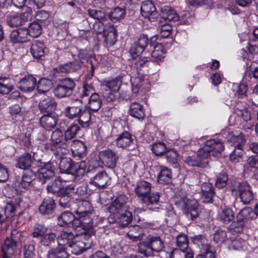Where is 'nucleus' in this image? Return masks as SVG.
<instances>
[{"label": "nucleus", "mask_w": 258, "mask_h": 258, "mask_svg": "<svg viewBox=\"0 0 258 258\" xmlns=\"http://www.w3.org/2000/svg\"><path fill=\"white\" fill-rule=\"evenodd\" d=\"M81 69V65L79 62L74 61L70 62L54 69V74L57 75L60 73L67 74L74 72H77Z\"/></svg>", "instance_id": "24"}, {"label": "nucleus", "mask_w": 258, "mask_h": 258, "mask_svg": "<svg viewBox=\"0 0 258 258\" xmlns=\"http://www.w3.org/2000/svg\"><path fill=\"white\" fill-rule=\"evenodd\" d=\"M230 140L232 142L233 147L237 148L243 149V147L246 143L243 135L241 133L238 132L234 133Z\"/></svg>", "instance_id": "50"}, {"label": "nucleus", "mask_w": 258, "mask_h": 258, "mask_svg": "<svg viewBox=\"0 0 258 258\" xmlns=\"http://www.w3.org/2000/svg\"><path fill=\"white\" fill-rule=\"evenodd\" d=\"M116 146L119 148H125L133 142L132 135L127 131L119 135L115 140Z\"/></svg>", "instance_id": "34"}, {"label": "nucleus", "mask_w": 258, "mask_h": 258, "mask_svg": "<svg viewBox=\"0 0 258 258\" xmlns=\"http://www.w3.org/2000/svg\"><path fill=\"white\" fill-rule=\"evenodd\" d=\"M40 167L37 171V176L38 181L44 184L54 177L55 168L50 162H41Z\"/></svg>", "instance_id": "11"}, {"label": "nucleus", "mask_w": 258, "mask_h": 258, "mask_svg": "<svg viewBox=\"0 0 258 258\" xmlns=\"http://www.w3.org/2000/svg\"><path fill=\"white\" fill-rule=\"evenodd\" d=\"M115 217L109 216L108 220L110 223L118 222L120 227H124L128 225L133 219L132 212L126 210L122 213Z\"/></svg>", "instance_id": "19"}, {"label": "nucleus", "mask_w": 258, "mask_h": 258, "mask_svg": "<svg viewBox=\"0 0 258 258\" xmlns=\"http://www.w3.org/2000/svg\"><path fill=\"white\" fill-rule=\"evenodd\" d=\"M125 15V11L124 9L116 7L109 13V17L112 21L115 22L124 18Z\"/></svg>", "instance_id": "57"}, {"label": "nucleus", "mask_w": 258, "mask_h": 258, "mask_svg": "<svg viewBox=\"0 0 258 258\" xmlns=\"http://www.w3.org/2000/svg\"><path fill=\"white\" fill-rule=\"evenodd\" d=\"M44 148L50 150L55 156H61L66 153L69 148L68 143L64 141L63 133L59 130H55L51 135L50 142L44 145Z\"/></svg>", "instance_id": "4"}, {"label": "nucleus", "mask_w": 258, "mask_h": 258, "mask_svg": "<svg viewBox=\"0 0 258 258\" xmlns=\"http://www.w3.org/2000/svg\"><path fill=\"white\" fill-rule=\"evenodd\" d=\"M28 19V14L23 13L8 16L7 23L11 27H17L23 25Z\"/></svg>", "instance_id": "31"}, {"label": "nucleus", "mask_w": 258, "mask_h": 258, "mask_svg": "<svg viewBox=\"0 0 258 258\" xmlns=\"http://www.w3.org/2000/svg\"><path fill=\"white\" fill-rule=\"evenodd\" d=\"M47 228L43 225L36 224L33 228V231L32 235L34 238L39 239V240L47 232Z\"/></svg>", "instance_id": "59"}, {"label": "nucleus", "mask_w": 258, "mask_h": 258, "mask_svg": "<svg viewBox=\"0 0 258 258\" xmlns=\"http://www.w3.org/2000/svg\"><path fill=\"white\" fill-rule=\"evenodd\" d=\"M28 33V37H38L42 32V27L41 25L38 22H33L31 23L28 28H27Z\"/></svg>", "instance_id": "53"}, {"label": "nucleus", "mask_w": 258, "mask_h": 258, "mask_svg": "<svg viewBox=\"0 0 258 258\" xmlns=\"http://www.w3.org/2000/svg\"><path fill=\"white\" fill-rule=\"evenodd\" d=\"M99 159L110 168H114L119 159L118 154L110 149H107L99 153Z\"/></svg>", "instance_id": "13"}, {"label": "nucleus", "mask_w": 258, "mask_h": 258, "mask_svg": "<svg viewBox=\"0 0 258 258\" xmlns=\"http://www.w3.org/2000/svg\"><path fill=\"white\" fill-rule=\"evenodd\" d=\"M62 180L60 176L55 177L53 180L47 184L46 187L47 191L56 196L59 195L62 185Z\"/></svg>", "instance_id": "36"}, {"label": "nucleus", "mask_w": 258, "mask_h": 258, "mask_svg": "<svg viewBox=\"0 0 258 258\" xmlns=\"http://www.w3.org/2000/svg\"><path fill=\"white\" fill-rule=\"evenodd\" d=\"M64 114L70 119H77L79 123L83 127H87L90 124V111L86 109L82 101L79 99H76L70 106L66 107Z\"/></svg>", "instance_id": "1"}, {"label": "nucleus", "mask_w": 258, "mask_h": 258, "mask_svg": "<svg viewBox=\"0 0 258 258\" xmlns=\"http://www.w3.org/2000/svg\"><path fill=\"white\" fill-rule=\"evenodd\" d=\"M133 56L135 59V67L138 71L148 67L150 58L142 56H139V55H137V57L134 55Z\"/></svg>", "instance_id": "54"}, {"label": "nucleus", "mask_w": 258, "mask_h": 258, "mask_svg": "<svg viewBox=\"0 0 258 258\" xmlns=\"http://www.w3.org/2000/svg\"><path fill=\"white\" fill-rule=\"evenodd\" d=\"M104 39L107 45L112 46L116 41L117 32L113 26L110 25L106 28V30L103 33Z\"/></svg>", "instance_id": "38"}, {"label": "nucleus", "mask_w": 258, "mask_h": 258, "mask_svg": "<svg viewBox=\"0 0 258 258\" xmlns=\"http://www.w3.org/2000/svg\"><path fill=\"white\" fill-rule=\"evenodd\" d=\"M203 150L209 158L211 156L218 157L224 150V145L221 142L215 140H210L206 142Z\"/></svg>", "instance_id": "14"}, {"label": "nucleus", "mask_w": 258, "mask_h": 258, "mask_svg": "<svg viewBox=\"0 0 258 258\" xmlns=\"http://www.w3.org/2000/svg\"><path fill=\"white\" fill-rule=\"evenodd\" d=\"M52 87V82L49 79L42 78L38 82L37 89L39 94L48 92Z\"/></svg>", "instance_id": "51"}, {"label": "nucleus", "mask_w": 258, "mask_h": 258, "mask_svg": "<svg viewBox=\"0 0 258 258\" xmlns=\"http://www.w3.org/2000/svg\"><path fill=\"white\" fill-rule=\"evenodd\" d=\"M46 49L42 41L36 40L32 43L30 51L34 58L39 59L44 56Z\"/></svg>", "instance_id": "25"}, {"label": "nucleus", "mask_w": 258, "mask_h": 258, "mask_svg": "<svg viewBox=\"0 0 258 258\" xmlns=\"http://www.w3.org/2000/svg\"><path fill=\"white\" fill-rule=\"evenodd\" d=\"M101 105L102 100L99 95L97 93L92 94L89 100V109L93 112H96L101 108Z\"/></svg>", "instance_id": "44"}, {"label": "nucleus", "mask_w": 258, "mask_h": 258, "mask_svg": "<svg viewBox=\"0 0 258 258\" xmlns=\"http://www.w3.org/2000/svg\"><path fill=\"white\" fill-rule=\"evenodd\" d=\"M139 253L148 257L152 256L154 252H160L164 248V242L157 234H149L146 240L138 244Z\"/></svg>", "instance_id": "3"}, {"label": "nucleus", "mask_w": 258, "mask_h": 258, "mask_svg": "<svg viewBox=\"0 0 258 258\" xmlns=\"http://www.w3.org/2000/svg\"><path fill=\"white\" fill-rule=\"evenodd\" d=\"M69 254L66 247L58 245L55 248L48 250L47 253V258H69Z\"/></svg>", "instance_id": "37"}, {"label": "nucleus", "mask_w": 258, "mask_h": 258, "mask_svg": "<svg viewBox=\"0 0 258 258\" xmlns=\"http://www.w3.org/2000/svg\"><path fill=\"white\" fill-rule=\"evenodd\" d=\"M86 168V164L85 162H74L70 174L74 176L75 180H79L85 175Z\"/></svg>", "instance_id": "30"}, {"label": "nucleus", "mask_w": 258, "mask_h": 258, "mask_svg": "<svg viewBox=\"0 0 258 258\" xmlns=\"http://www.w3.org/2000/svg\"><path fill=\"white\" fill-rule=\"evenodd\" d=\"M22 236V233L17 230H12L11 235L6 239L2 245V258L12 257Z\"/></svg>", "instance_id": "6"}, {"label": "nucleus", "mask_w": 258, "mask_h": 258, "mask_svg": "<svg viewBox=\"0 0 258 258\" xmlns=\"http://www.w3.org/2000/svg\"><path fill=\"white\" fill-rule=\"evenodd\" d=\"M151 184L147 181L143 180L140 181L135 189V192L139 197L143 198L150 193Z\"/></svg>", "instance_id": "41"}, {"label": "nucleus", "mask_w": 258, "mask_h": 258, "mask_svg": "<svg viewBox=\"0 0 258 258\" xmlns=\"http://www.w3.org/2000/svg\"><path fill=\"white\" fill-rule=\"evenodd\" d=\"M13 85L9 77H0V94H8L13 89Z\"/></svg>", "instance_id": "42"}, {"label": "nucleus", "mask_w": 258, "mask_h": 258, "mask_svg": "<svg viewBox=\"0 0 258 258\" xmlns=\"http://www.w3.org/2000/svg\"><path fill=\"white\" fill-rule=\"evenodd\" d=\"M36 84V78L32 75H28L19 81L18 87L23 92L31 93L35 90Z\"/></svg>", "instance_id": "17"}, {"label": "nucleus", "mask_w": 258, "mask_h": 258, "mask_svg": "<svg viewBox=\"0 0 258 258\" xmlns=\"http://www.w3.org/2000/svg\"><path fill=\"white\" fill-rule=\"evenodd\" d=\"M58 117L55 114H43L39 121L42 127L47 131H50L56 126Z\"/></svg>", "instance_id": "23"}, {"label": "nucleus", "mask_w": 258, "mask_h": 258, "mask_svg": "<svg viewBox=\"0 0 258 258\" xmlns=\"http://www.w3.org/2000/svg\"><path fill=\"white\" fill-rule=\"evenodd\" d=\"M90 237L86 235H77L71 245L69 247L73 254L78 255L88 249L92 243Z\"/></svg>", "instance_id": "10"}, {"label": "nucleus", "mask_w": 258, "mask_h": 258, "mask_svg": "<svg viewBox=\"0 0 258 258\" xmlns=\"http://www.w3.org/2000/svg\"><path fill=\"white\" fill-rule=\"evenodd\" d=\"M149 43V39L145 35H140L138 40L135 42L130 49L132 55H139L145 50Z\"/></svg>", "instance_id": "20"}, {"label": "nucleus", "mask_w": 258, "mask_h": 258, "mask_svg": "<svg viewBox=\"0 0 258 258\" xmlns=\"http://www.w3.org/2000/svg\"><path fill=\"white\" fill-rule=\"evenodd\" d=\"M234 213L230 208H225L219 212L218 219L224 224H228L234 219Z\"/></svg>", "instance_id": "45"}, {"label": "nucleus", "mask_w": 258, "mask_h": 258, "mask_svg": "<svg viewBox=\"0 0 258 258\" xmlns=\"http://www.w3.org/2000/svg\"><path fill=\"white\" fill-rule=\"evenodd\" d=\"M71 150L74 157L80 158L86 155L87 147L84 142L74 140L71 142Z\"/></svg>", "instance_id": "26"}, {"label": "nucleus", "mask_w": 258, "mask_h": 258, "mask_svg": "<svg viewBox=\"0 0 258 258\" xmlns=\"http://www.w3.org/2000/svg\"><path fill=\"white\" fill-rule=\"evenodd\" d=\"M88 13L91 17L99 21L106 18V13L103 10L89 9Z\"/></svg>", "instance_id": "61"}, {"label": "nucleus", "mask_w": 258, "mask_h": 258, "mask_svg": "<svg viewBox=\"0 0 258 258\" xmlns=\"http://www.w3.org/2000/svg\"><path fill=\"white\" fill-rule=\"evenodd\" d=\"M34 160V156H32L28 153H24L16 160L15 166L21 169L28 170Z\"/></svg>", "instance_id": "28"}, {"label": "nucleus", "mask_w": 258, "mask_h": 258, "mask_svg": "<svg viewBox=\"0 0 258 258\" xmlns=\"http://www.w3.org/2000/svg\"><path fill=\"white\" fill-rule=\"evenodd\" d=\"M82 220L83 228L85 232V235L91 237L95 233V230L93 226L92 219L90 214L80 215Z\"/></svg>", "instance_id": "35"}, {"label": "nucleus", "mask_w": 258, "mask_h": 258, "mask_svg": "<svg viewBox=\"0 0 258 258\" xmlns=\"http://www.w3.org/2000/svg\"><path fill=\"white\" fill-rule=\"evenodd\" d=\"M202 200L204 203H210L213 202L215 196L214 187L210 183L205 182L201 186Z\"/></svg>", "instance_id": "29"}, {"label": "nucleus", "mask_w": 258, "mask_h": 258, "mask_svg": "<svg viewBox=\"0 0 258 258\" xmlns=\"http://www.w3.org/2000/svg\"><path fill=\"white\" fill-rule=\"evenodd\" d=\"M35 177V172L31 170H25L21 180H16L12 184V187L15 190V193L18 194L22 192V188L27 189L31 187L32 182Z\"/></svg>", "instance_id": "9"}, {"label": "nucleus", "mask_w": 258, "mask_h": 258, "mask_svg": "<svg viewBox=\"0 0 258 258\" xmlns=\"http://www.w3.org/2000/svg\"><path fill=\"white\" fill-rule=\"evenodd\" d=\"M228 175L226 173H221L219 174L216 181L215 185L218 188L226 186L228 181Z\"/></svg>", "instance_id": "64"}, {"label": "nucleus", "mask_w": 258, "mask_h": 258, "mask_svg": "<svg viewBox=\"0 0 258 258\" xmlns=\"http://www.w3.org/2000/svg\"><path fill=\"white\" fill-rule=\"evenodd\" d=\"M175 206L182 211L187 219L194 220L199 216L198 203L195 199H189L185 194L179 191L174 199Z\"/></svg>", "instance_id": "2"}, {"label": "nucleus", "mask_w": 258, "mask_h": 258, "mask_svg": "<svg viewBox=\"0 0 258 258\" xmlns=\"http://www.w3.org/2000/svg\"><path fill=\"white\" fill-rule=\"evenodd\" d=\"M182 159L183 162L188 166L205 168L207 166L210 158L207 154L201 148L196 154L188 156H183Z\"/></svg>", "instance_id": "7"}, {"label": "nucleus", "mask_w": 258, "mask_h": 258, "mask_svg": "<svg viewBox=\"0 0 258 258\" xmlns=\"http://www.w3.org/2000/svg\"><path fill=\"white\" fill-rule=\"evenodd\" d=\"M10 40L13 43H24L29 40L28 33L26 28H20L11 32Z\"/></svg>", "instance_id": "21"}, {"label": "nucleus", "mask_w": 258, "mask_h": 258, "mask_svg": "<svg viewBox=\"0 0 258 258\" xmlns=\"http://www.w3.org/2000/svg\"><path fill=\"white\" fill-rule=\"evenodd\" d=\"M226 239V232L221 229H217L213 235V240L215 244L218 245L222 244Z\"/></svg>", "instance_id": "58"}, {"label": "nucleus", "mask_w": 258, "mask_h": 258, "mask_svg": "<svg viewBox=\"0 0 258 258\" xmlns=\"http://www.w3.org/2000/svg\"><path fill=\"white\" fill-rule=\"evenodd\" d=\"M57 220L59 226H67L74 220V215L71 212L65 211L57 217Z\"/></svg>", "instance_id": "47"}, {"label": "nucleus", "mask_w": 258, "mask_h": 258, "mask_svg": "<svg viewBox=\"0 0 258 258\" xmlns=\"http://www.w3.org/2000/svg\"><path fill=\"white\" fill-rule=\"evenodd\" d=\"M172 172L170 169L165 167H161V170L157 175L158 182L160 184H166L171 182Z\"/></svg>", "instance_id": "39"}, {"label": "nucleus", "mask_w": 258, "mask_h": 258, "mask_svg": "<svg viewBox=\"0 0 258 258\" xmlns=\"http://www.w3.org/2000/svg\"><path fill=\"white\" fill-rule=\"evenodd\" d=\"M76 86L74 81L70 78L61 80L54 89V94L61 98L70 96Z\"/></svg>", "instance_id": "8"}, {"label": "nucleus", "mask_w": 258, "mask_h": 258, "mask_svg": "<svg viewBox=\"0 0 258 258\" xmlns=\"http://www.w3.org/2000/svg\"><path fill=\"white\" fill-rule=\"evenodd\" d=\"M230 189L233 195L240 197L241 201L245 205L249 204L253 199L251 187L246 181H231Z\"/></svg>", "instance_id": "5"}, {"label": "nucleus", "mask_w": 258, "mask_h": 258, "mask_svg": "<svg viewBox=\"0 0 258 258\" xmlns=\"http://www.w3.org/2000/svg\"><path fill=\"white\" fill-rule=\"evenodd\" d=\"M175 242L178 248L184 253L185 258L194 257V251L188 247V240L185 234L181 233L178 234L175 238Z\"/></svg>", "instance_id": "16"}, {"label": "nucleus", "mask_w": 258, "mask_h": 258, "mask_svg": "<svg viewBox=\"0 0 258 258\" xmlns=\"http://www.w3.org/2000/svg\"><path fill=\"white\" fill-rule=\"evenodd\" d=\"M127 200L128 198L124 195H121L116 197L108 208L110 213L109 216L115 217L125 211L127 208Z\"/></svg>", "instance_id": "12"}, {"label": "nucleus", "mask_w": 258, "mask_h": 258, "mask_svg": "<svg viewBox=\"0 0 258 258\" xmlns=\"http://www.w3.org/2000/svg\"><path fill=\"white\" fill-rule=\"evenodd\" d=\"M72 232L61 231L57 237V242L58 246L69 248L74 240L77 237Z\"/></svg>", "instance_id": "27"}, {"label": "nucleus", "mask_w": 258, "mask_h": 258, "mask_svg": "<svg viewBox=\"0 0 258 258\" xmlns=\"http://www.w3.org/2000/svg\"><path fill=\"white\" fill-rule=\"evenodd\" d=\"M122 84L121 80L119 78H115L111 81H109L105 82L103 85V88L106 89H109V90L117 92L119 90Z\"/></svg>", "instance_id": "55"}, {"label": "nucleus", "mask_w": 258, "mask_h": 258, "mask_svg": "<svg viewBox=\"0 0 258 258\" xmlns=\"http://www.w3.org/2000/svg\"><path fill=\"white\" fill-rule=\"evenodd\" d=\"M55 206V200L51 197H47L40 205L39 211L42 214H49L53 212Z\"/></svg>", "instance_id": "33"}, {"label": "nucleus", "mask_w": 258, "mask_h": 258, "mask_svg": "<svg viewBox=\"0 0 258 258\" xmlns=\"http://www.w3.org/2000/svg\"><path fill=\"white\" fill-rule=\"evenodd\" d=\"M57 236L55 233H46L39 240V243L43 246L50 247L53 245L55 240H57Z\"/></svg>", "instance_id": "49"}, {"label": "nucleus", "mask_w": 258, "mask_h": 258, "mask_svg": "<svg viewBox=\"0 0 258 258\" xmlns=\"http://www.w3.org/2000/svg\"><path fill=\"white\" fill-rule=\"evenodd\" d=\"M57 102L51 96H45L42 98L38 104L40 112L43 114H55L57 108Z\"/></svg>", "instance_id": "15"}, {"label": "nucleus", "mask_w": 258, "mask_h": 258, "mask_svg": "<svg viewBox=\"0 0 258 258\" xmlns=\"http://www.w3.org/2000/svg\"><path fill=\"white\" fill-rule=\"evenodd\" d=\"M62 155L61 156L60 158L58 156H56L59 159H60L59 163V172L61 173L70 174L74 162H72L70 158H62Z\"/></svg>", "instance_id": "48"}, {"label": "nucleus", "mask_w": 258, "mask_h": 258, "mask_svg": "<svg viewBox=\"0 0 258 258\" xmlns=\"http://www.w3.org/2000/svg\"><path fill=\"white\" fill-rule=\"evenodd\" d=\"M143 234V229L139 225H132L129 227L127 236L133 240H138Z\"/></svg>", "instance_id": "52"}, {"label": "nucleus", "mask_w": 258, "mask_h": 258, "mask_svg": "<svg viewBox=\"0 0 258 258\" xmlns=\"http://www.w3.org/2000/svg\"><path fill=\"white\" fill-rule=\"evenodd\" d=\"M79 126L76 123H72L69 127L64 132V141L68 143L73 138H75L80 131Z\"/></svg>", "instance_id": "46"}, {"label": "nucleus", "mask_w": 258, "mask_h": 258, "mask_svg": "<svg viewBox=\"0 0 258 258\" xmlns=\"http://www.w3.org/2000/svg\"><path fill=\"white\" fill-rule=\"evenodd\" d=\"M243 154V149L234 148L233 151L229 155V159L233 163L239 162L242 160Z\"/></svg>", "instance_id": "60"}, {"label": "nucleus", "mask_w": 258, "mask_h": 258, "mask_svg": "<svg viewBox=\"0 0 258 258\" xmlns=\"http://www.w3.org/2000/svg\"><path fill=\"white\" fill-rule=\"evenodd\" d=\"M16 209V206L13 202L11 201L8 203L4 210L5 218L13 217L15 214Z\"/></svg>", "instance_id": "63"}, {"label": "nucleus", "mask_w": 258, "mask_h": 258, "mask_svg": "<svg viewBox=\"0 0 258 258\" xmlns=\"http://www.w3.org/2000/svg\"><path fill=\"white\" fill-rule=\"evenodd\" d=\"M141 11L143 16L149 19H156L158 16V13L155 6L150 1H147L142 3Z\"/></svg>", "instance_id": "22"}, {"label": "nucleus", "mask_w": 258, "mask_h": 258, "mask_svg": "<svg viewBox=\"0 0 258 258\" xmlns=\"http://www.w3.org/2000/svg\"><path fill=\"white\" fill-rule=\"evenodd\" d=\"M110 183V178L105 171H101L96 174L89 181L90 184L97 188L102 189L108 186Z\"/></svg>", "instance_id": "18"}, {"label": "nucleus", "mask_w": 258, "mask_h": 258, "mask_svg": "<svg viewBox=\"0 0 258 258\" xmlns=\"http://www.w3.org/2000/svg\"><path fill=\"white\" fill-rule=\"evenodd\" d=\"M191 240L194 244L197 245L200 249L201 252L202 251H212L211 245L204 235H198L191 237Z\"/></svg>", "instance_id": "32"}, {"label": "nucleus", "mask_w": 258, "mask_h": 258, "mask_svg": "<svg viewBox=\"0 0 258 258\" xmlns=\"http://www.w3.org/2000/svg\"><path fill=\"white\" fill-rule=\"evenodd\" d=\"M160 195L158 192L148 194L142 199V202L147 206L156 204L158 203Z\"/></svg>", "instance_id": "56"}, {"label": "nucleus", "mask_w": 258, "mask_h": 258, "mask_svg": "<svg viewBox=\"0 0 258 258\" xmlns=\"http://www.w3.org/2000/svg\"><path fill=\"white\" fill-rule=\"evenodd\" d=\"M252 213L253 211L251 208L246 207L243 208L237 214V220L245 222V221L251 217L250 215L252 214Z\"/></svg>", "instance_id": "62"}, {"label": "nucleus", "mask_w": 258, "mask_h": 258, "mask_svg": "<svg viewBox=\"0 0 258 258\" xmlns=\"http://www.w3.org/2000/svg\"><path fill=\"white\" fill-rule=\"evenodd\" d=\"M92 207L90 202L86 200H80L78 202V208L76 213L79 215L90 214Z\"/></svg>", "instance_id": "43"}, {"label": "nucleus", "mask_w": 258, "mask_h": 258, "mask_svg": "<svg viewBox=\"0 0 258 258\" xmlns=\"http://www.w3.org/2000/svg\"><path fill=\"white\" fill-rule=\"evenodd\" d=\"M129 114L138 119H143L145 115L143 107L137 102L132 103L130 105Z\"/></svg>", "instance_id": "40"}]
</instances>
